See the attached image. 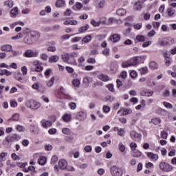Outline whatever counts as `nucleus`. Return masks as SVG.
I'll use <instances>...</instances> for the list:
<instances>
[{
    "mask_svg": "<svg viewBox=\"0 0 176 176\" xmlns=\"http://www.w3.org/2000/svg\"><path fill=\"white\" fill-rule=\"evenodd\" d=\"M151 122L153 123V124H159V123L162 122V120H160L159 118H155L151 120Z\"/></svg>",
    "mask_w": 176,
    "mask_h": 176,
    "instance_id": "47",
    "label": "nucleus"
},
{
    "mask_svg": "<svg viewBox=\"0 0 176 176\" xmlns=\"http://www.w3.org/2000/svg\"><path fill=\"white\" fill-rule=\"evenodd\" d=\"M33 65L35 67L36 72H42L43 71V67H42V62L39 60H35L33 62Z\"/></svg>",
    "mask_w": 176,
    "mask_h": 176,
    "instance_id": "8",
    "label": "nucleus"
},
{
    "mask_svg": "<svg viewBox=\"0 0 176 176\" xmlns=\"http://www.w3.org/2000/svg\"><path fill=\"white\" fill-rule=\"evenodd\" d=\"M23 76L21 75V73L19 72L16 74L15 78L16 80H19V82H21L23 83Z\"/></svg>",
    "mask_w": 176,
    "mask_h": 176,
    "instance_id": "43",
    "label": "nucleus"
},
{
    "mask_svg": "<svg viewBox=\"0 0 176 176\" xmlns=\"http://www.w3.org/2000/svg\"><path fill=\"white\" fill-rule=\"evenodd\" d=\"M133 28H135V30H141L142 28V23H139L135 24L133 25Z\"/></svg>",
    "mask_w": 176,
    "mask_h": 176,
    "instance_id": "59",
    "label": "nucleus"
},
{
    "mask_svg": "<svg viewBox=\"0 0 176 176\" xmlns=\"http://www.w3.org/2000/svg\"><path fill=\"white\" fill-rule=\"evenodd\" d=\"M148 67L151 69H157V63L155 61H151L150 62Z\"/></svg>",
    "mask_w": 176,
    "mask_h": 176,
    "instance_id": "32",
    "label": "nucleus"
},
{
    "mask_svg": "<svg viewBox=\"0 0 176 176\" xmlns=\"http://www.w3.org/2000/svg\"><path fill=\"white\" fill-rule=\"evenodd\" d=\"M129 146L131 149V151L137 150V143L133 142L130 144Z\"/></svg>",
    "mask_w": 176,
    "mask_h": 176,
    "instance_id": "52",
    "label": "nucleus"
},
{
    "mask_svg": "<svg viewBox=\"0 0 176 176\" xmlns=\"http://www.w3.org/2000/svg\"><path fill=\"white\" fill-rule=\"evenodd\" d=\"M168 134L167 132L166 131H162L161 132V137L162 138H163L164 140H167V137H168Z\"/></svg>",
    "mask_w": 176,
    "mask_h": 176,
    "instance_id": "61",
    "label": "nucleus"
},
{
    "mask_svg": "<svg viewBox=\"0 0 176 176\" xmlns=\"http://www.w3.org/2000/svg\"><path fill=\"white\" fill-rule=\"evenodd\" d=\"M65 5L64 0H58L56 3V8H63Z\"/></svg>",
    "mask_w": 176,
    "mask_h": 176,
    "instance_id": "34",
    "label": "nucleus"
},
{
    "mask_svg": "<svg viewBox=\"0 0 176 176\" xmlns=\"http://www.w3.org/2000/svg\"><path fill=\"white\" fill-rule=\"evenodd\" d=\"M107 21V19L104 18V21H96V20L92 19L91 21V24L94 26V27H100V25H101V24H105Z\"/></svg>",
    "mask_w": 176,
    "mask_h": 176,
    "instance_id": "13",
    "label": "nucleus"
},
{
    "mask_svg": "<svg viewBox=\"0 0 176 176\" xmlns=\"http://www.w3.org/2000/svg\"><path fill=\"white\" fill-rule=\"evenodd\" d=\"M102 55L105 56L106 57H108V56H109V48H105L102 51Z\"/></svg>",
    "mask_w": 176,
    "mask_h": 176,
    "instance_id": "57",
    "label": "nucleus"
},
{
    "mask_svg": "<svg viewBox=\"0 0 176 176\" xmlns=\"http://www.w3.org/2000/svg\"><path fill=\"white\" fill-rule=\"evenodd\" d=\"M109 39L113 42V43H116L120 41V34H113L110 36Z\"/></svg>",
    "mask_w": 176,
    "mask_h": 176,
    "instance_id": "10",
    "label": "nucleus"
},
{
    "mask_svg": "<svg viewBox=\"0 0 176 176\" xmlns=\"http://www.w3.org/2000/svg\"><path fill=\"white\" fill-rule=\"evenodd\" d=\"M144 96L145 97H152L153 96V91H146Z\"/></svg>",
    "mask_w": 176,
    "mask_h": 176,
    "instance_id": "55",
    "label": "nucleus"
},
{
    "mask_svg": "<svg viewBox=\"0 0 176 176\" xmlns=\"http://www.w3.org/2000/svg\"><path fill=\"white\" fill-rule=\"evenodd\" d=\"M70 57H71V56L69 55V54H65L62 56V58H63L64 63H68V64H71L72 65H78L76 60H74V62H68V61H69Z\"/></svg>",
    "mask_w": 176,
    "mask_h": 176,
    "instance_id": "9",
    "label": "nucleus"
},
{
    "mask_svg": "<svg viewBox=\"0 0 176 176\" xmlns=\"http://www.w3.org/2000/svg\"><path fill=\"white\" fill-rule=\"evenodd\" d=\"M118 148L120 151V152H124V151H126V146H124V145H123V143L122 142H120L118 145Z\"/></svg>",
    "mask_w": 176,
    "mask_h": 176,
    "instance_id": "50",
    "label": "nucleus"
},
{
    "mask_svg": "<svg viewBox=\"0 0 176 176\" xmlns=\"http://www.w3.org/2000/svg\"><path fill=\"white\" fill-rule=\"evenodd\" d=\"M72 83L74 87H79L80 86V80L76 78L73 80Z\"/></svg>",
    "mask_w": 176,
    "mask_h": 176,
    "instance_id": "36",
    "label": "nucleus"
},
{
    "mask_svg": "<svg viewBox=\"0 0 176 176\" xmlns=\"http://www.w3.org/2000/svg\"><path fill=\"white\" fill-rule=\"evenodd\" d=\"M147 157L153 160V162H157V160L159 159V155L155 154L152 152L147 153Z\"/></svg>",
    "mask_w": 176,
    "mask_h": 176,
    "instance_id": "16",
    "label": "nucleus"
},
{
    "mask_svg": "<svg viewBox=\"0 0 176 176\" xmlns=\"http://www.w3.org/2000/svg\"><path fill=\"white\" fill-rule=\"evenodd\" d=\"M130 137L131 140H133V141H135V142H140V141H141V138L142 137V135L135 131H132L130 133Z\"/></svg>",
    "mask_w": 176,
    "mask_h": 176,
    "instance_id": "6",
    "label": "nucleus"
},
{
    "mask_svg": "<svg viewBox=\"0 0 176 176\" xmlns=\"http://www.w3.org/2000/svg\"><path fill=\"white\" fill-rule=\"evenodd\" d=\"M98 175H104L105 174V169L100 168L97 170Z\"/></svg>",
    "mask_w": 176,
    "mask_h": 176,
    "instance_id": "58",
    "label": "nucleus"
},
{
    "mask_svg": "<svg viewBox=\"0 0 176 176\" xmlns=\"http://www.w3.org/2000/svg\"><path fill=\"white\" fill-rule=\"evenodd\" d=\"M131 155L133 157H141L142 153L136 149L131 151Z\"/></svg>",
    "mask_w": 176,
    "mask_h": 176,
    "instance_id": "23",
    "label": "nucleus"
},
{
    "mask_svg": "<svg viewBox=\"0 0 176 176\" xmlns=\"http://www.w3.org/2000/svg\"><path fill=\"white\" fill-rule=\"evenodd\" d=\"M41 126L44 128V129H49V127H52V122L50 120H42L41 121Z\"/></svg>",
    "mask_w": 176,
    "mask_h": 176,
    "instance_id": "17",
    "label": "nucleus"
},
{
    "mask_svg": "<svg viewBox=\"0 0 176 176\" xmlns=\"http://www.w3.org/2000/svg\"><path fill=\"white\" fill-rule=\"evenodd\" d=\"M72 14V10L71 9H67L65 12V16H71Z\"/></svg>",
    "mask_w": 176,
    "mask_h": 176,
    "instance_id": "64",
    "label": "nucleus"
},
{
    "mask_svg": "<svg viewBox=\"0 0 176 176\" xmlns=\"http://www.w3.org/2000/svg\"><path fill=\"white\" fill-rule=\"evenodd\" d=\"M102 111L104 113H109L111 111V107L109 106L103 105Z\"/></svg>",
    "mask_w": 176,
    "mask_h": 176,
    "instance_id": "45",
    "label": "nucleus"
},
{
    "mask_svg": "<svg viewBox=\"0 0 176 176\" xmlns=\"http://www.w3.org/2000/svg\"><path fill=\"white\" fill-rule=\"evenodd\" d=\"M5 6H8V8H13V1L8 0L7 1H5Z\"/></svg>",
    "mask_w": 176,
    "mask_h": 176,
    "instance_id": "49",
    "label": "nucleus"
},
{
    "mask_svg": "<svg viewBox=\"0 0 176 176\" xmlns=\"http://www.w3.org/2000/svg\"><path fill=\"white\" fill-rule=\"evenodd\" d=\"M1 52H13L12 48V45L10 44H5L1 47Z\"/></svg>",
    "mask_w": 176,
    "mask_h": 176,
    "instance_id": "14",
    "label": "nucleus"
},
{
    "mask_svg": "<svg viewBox=\"0 0 176 176\" xmlns=\"http://www.w3.org/2000/svg\"><path fill=\"white\" fill-rule=\"evenodd\" d=\"M68 166V162L65 160H60L58 162V167L60 170H65Z\"/></svg>",
    "mask_w": 176,
    "mask_h": 176,
    "instance_id": "11",
    "label": "nucleus"
},
{
    "mask_svg": "<svg viewBox=\"0 0 176 176\" xmlns=\"http://www.w3.org/2000/svg\"><path fill=\"white\" fill-rule=\"evenodd\" d=\"M24 56L25 57H28V58L38 57V56H39V52H34L32 50H27L24 53Z\"/></svg>",
    "mask_w": 176,
    "mask_h": 176,
    "instance_id": "7",
    "label": "nucleus"
},
{
    "mask_svg": "<svg viewBox=\"0 0 176 176\" xmlns=\"http://www.w3.org/2000/svg\"><path fill=\"white\" fill-rule=\"evenodd\" d=\"M173 8L174 7L170 6L167 9V13L169 17H175V16L176 10Z\"/></svg>",
    "mask_w": 176,
    "mask_h": 176,
    "instance_id": "19",
    "label": "nucleus"
},
{
    "mask_svg": "<svg viewBox=\"0 0 176 176\" xmlns=\"http://www.w3.org/2000/svg\"><path fill=\"white\" fill-rule=\"evenodd\" d=\"M71 114L65 113V115L63 116L62 119L64 122L68 123V122H71Z\"/></svg>",
    "mask_w": 176,
    "mask_h": 176,
    "instance_id": "24",
    "label": "nucleus"
},
{
    "mask_svg": "<svg viewBox=\"0 0 176 176\" xmlns=\"http://www.w3.org/2000/svg\"><path fill=\"white\" fill-rule=\"evenodd\" d=\"M169 6H171L174 9L176 8V0H168Z\"/></svg>",
    "mask_w": 176,
    "mask_h": 176,
    "instance_id": "40",
    "label": "nucleus"
},
{
    "mask_svg": "<svg viewBox=\"0 0 176 176\" xmlns=\"http://www.w3.org/2000/svg\"><path fill=\"white\" fill-rule=\"evenodd\" d=\"M69 107H70V109H76V103L72 102L69 103Z\"/></svg>",
    "mask_w": 176,
    "mask_h": 176,
    "instance_id": "60",
    "label": "nucleus"
},
{
    "mask_svg": "<svg viewBox=\"0 0 176 176\" xmlns=\"http://www.w3.org/2000/svg\"><path fill=\"white\" fill-rule=\"evenodd\" d=\"M6 156H8V153L3 152L0 153V162H5Z\"/></svg>",
    "mask_w": 176,
    "mask_h": 176,
    "instance_id": "35",
    "label": "nucleus"
},
{
    "mask_svg": "<svg viewBox=\"0 0 176 176\" xmlns=\"http://www.w3.org/2000/svg\"><path fill=\"white\" fill-rule=\"evenodd\" d=\"M23 42L26 43V45H32L34 43V40H32L30 34L28 33V35L23 38Z\"/></svg>",
    "mask_w": 176,
    "mask_h": 176,
    "instance_id": "15",
    "label": "nucleus"
},
{
    "mask_svg": "<svg viewBox=\"0 0 176 176\" xmlns=\"http://www.w3.org/2000/svg\"><path fill=\"white\" fill-rule=\"evenodd\" d=\"M16 129L17 130V131L21 133V131H24V126L21 125H16Z\"/></svg>",
    "mask_w": 176,
    "mask_h": 176,
    "instance_id": "62",
    "label": "nucleus"
},
{
    "mask_svg": "<svg viewBox=\"0 0 176 176\" xmlns=\"http://www.w3.org/2000/svg\"><path fill=\"white\" fill-rule=\"evenodd\" d=\"M173 168V166L167 162H162L160 163V169L161 171H164V173H170Z\"/></svg>",
    "mask_w": 176,
    "mask_h": 176,
    "instance_id": "3",
    "label": "nucleus"
},
{
    "mask_svg": "<svg viewBox=\"0 0 176 176\" xmlns=\"http://www.w3.org/2000/svg\"><path fill=\"white\" fill-rule=\"evenodd\" d=\"M96 38V39H98V41H104V39L107 38V36H105L104 34H100V35H97Z\"/></svg>",
    "mask_w": 176,
    "mask_h": 176,
    "instance_id": "56",
    "label": "nucleus"
},
{
    "mask_svg": "<svg viewBox=\"0 0 176 176\" xmlns=\"http://www.w3.org/2000/svg\"><path fill=\"white\" fill-rule=\"evenodd\" d=\"M53 85H54V77H52L50 80L47 82L48 87H52Z\"/></svg>",
    "mask_w": 176,
    "mask_h": 176,
    "instance_id": "53",
    "label": "nucleus"
},
{
    "mask_svg": "<svg viewBox=\"0 0 176 176\" xmlns=\"http://www.w3.org/2000/svg\"><path fill=\"white\" fill-rule=\"evenodd\" d=\"M58 162V157L56 155H54L51 159V164L54 166L56 163Z\"/></svg>",
    "mask_w": 176,
    "mask_h": 176,
    "instance_id": "42",
    "label": "nucleus"
},
{
    "mask_svg": "<svg viewBox=\"0 0 176 176\" xmlns=\"http://www.w3.org/2000/svg\"><path fill=\"white\" fill-rule=\"evenodd\" d=\"M98 78L103 82H108L109 80H111V78H109V77L105 74H100L98 76Z\"/></svg>",
    "mask_w": 176,
    "mask_h": 176,
    "instance_id": "22",
    "label": "nucleus"
},
{
    "mask_svg": "<svg viewBox=\"0 0 176 176\" xmlns=\"http://www.w3.org/2000/svg\"><path fill=\"white\" fill-rule=\"evenodd\" d=\"M93 82V78L91 77H85L84 78L83 82L84 83H91Z\"/></svg>",
    "mask_w": 176,
    "mask_h": 176,
    "instance_id": "51",
    "label": "nucleus"
},
{
    "mask_svg": "<svg viewBox=\"0 0 176 176\" xmlns=\"http://www.w3.org/2000/svg\"><path fill=\"white\" fill-rule=\"evenodd\" d=\"M110 173L112 176H122L123 175V170L120 167L113 165L109 168Z\"/></svg>",
    "mask_w": 176,
    "mask_h": 176,
    "instance_id": "1",
    "label": "nucleus"
},
{
    "mask_svg": "<svg viewBox=\"0 0 176 176\" xmlns=\"http://www.w3.org/2000/svg\"><path fill=\"white\" fill-rule=\"evenodd\" d=\"M122 113V116H124L126 115H129V113H131V110L130 109H124V110H119L118 111V115H119L120 113Z\"/></svg>",
    "mask_w": 176,
    "mask_h": 176,
    "instance_id": "26",
    "label": "nucleus"
},
{
    "mask_svg": "<svg viewBox=\"0 0 176 176\" xmlns=\"http://www.w3.org/2000/svg\"><path fill=\"white\" fill-rule=\"evenodd\" d=\"M19 8L17 7L14 8L10 11V16L12 18L16 17L19 16Z\"/></svg>",
    "mask_w": 176,
    "mask_h": 176,
    "instance_id": "20",
    "label": "nucleus"
},
{
    "mask_svg": "<svg viewBox=\"0 0 176 176\" xmlns=\"http://www.w3.org/2000/svg\"><path fill=\"white\" fill-rule=\"evenodd\" d=\"M20 138V135L17 134H12L6 138V142L7 144H12V142H14V141H19Z\"/></svg>",
    "mask_w": 176,
    "mask_h": 176,
    "instance_id": "5",
    "label": "nucleus"
},
{
    "mask_svg": "<svg viewBox=\"0 0 176 176\" xmlns=\"http://www.w3.org/2000/svg\"><path fill=\"white\" fill-rule=\"evenodd\" d=\"M136 39L138 41V42H145V36L142 35H138L136 36Z\"/></svg>",
    "mask_w": 176,
    "mask_h": 176,
    "instance_id": "48",
    "label": "nucleus"
},
{
    "mask_svg": "<svg viewBox=\"0 0 176 176\" xmlns=\"http://www.w3.org/2000/svg\"><path fill=\"white\" fill-rule=\"evenodd\" d=\"M146 58V56H135L131 58L129 60V63L131 64V67H134V65H137V64H140V61H144Z\"/></svg>",
    "mask_w": 176,
    "mask_h": 176,
    "instance_id": "4",
    "label": "nucleus"
},
{
    "mask_svg": "<svg viewBox=\"0 0 176 176\" xmlns=\"http://www.w3.org/2000/svg\"><path fill=\"white\" fill-rule=\"evenodd\" d=\"M28 34L33 39H39L41 38V34L38 32L30 31Z\"/></svg>",
    "mask_w": 176,
    "mask_h": 176,
    "instance_id": "18",
    "label": "nucleus"
},
{
    "mask_svg": "<svg viewBox=\"0 0 176 176\" xmlns=\"http://www.w3.org/2000/svg\"><path fill=\"white\" fill-rule=\"evenodd\" d=\"M133 8L134 10L140 11L142 9V4L140 1H136L134 3Z\"/></svg>",
    "mask_w": 176,
    "mask_h": 176,
    "instance_id": "21",
    "label": "nucleus"
},
{
    "mask_svg": "<svg viewBox=\"0 0 176 176\" xmlns=\"http://www.w3.org/2000/svg\"><path fill=\"white\" fill-rule=\"evenodd\" d=\"M23 36H24V32H20V33H18L16 36H12V39L13 41H16L17 39H21Z\"/></svg>",
    "mask_w": 176,
    "mask_h": 176,
    "instance_id": "31",
    "label": "nucleus"
},
{
    "mask_svg": "<svg viewBox=\"0 0 176 176\" xmlns=\"http://www.w3.org/2000/svg\"><path fill=\"white\" fill-rule=\"evenodd\" d=\"M47 160L45 156H41L38 160V164L41 166H45L46 164Z\"/></svg>",
    "mask_w": 176,
    "mask_h": 176,
    "instance_id": "29",
    "label": "nucleus"
},
{
    "mask_svg": "<svg viewBox=\"0 0 176 176\" xmlns=\"http://www.w3.org/2000/svg\"><path fill=\"white\" fill-rule=\"evenodd\" d=\"M85 59L84 56H80L78 59V67H84V64L83 63H85Z\"/></svg>",
    "mask_w": 176,
    "mask_h": 176,
    "instance_id": "33",
    "label": "nucleus"
},
{
    "mask_svg": "<svg viewBox=\"0 0 176 176\" xmlns=\"http://www.w3.org/2000/svg\"><path fill=\"white\" fill-rule=\"evenodd\" d=\"M168 38H164L162 40H160L159 43L160 46H167L168 45Z\"/></svg>",
    "mask_w": 176,
    "mask_h": 176,
    "instance_id": "25",
    "label": "nucleus"
},
{
    "mask_svg": "<svg viewBox=\"0 0 176 176\" xmlns=\"http://www.w3.org/2000/svg\"><path fill=\"white\" fill-rule=\"evenodd\" d=\"M122 68H127L129 67H131V65L130 64V61L127 60L125 62H122Z\"/></svg>",
    "mask_w": 176,
    "mask_h": 176,
    "instance_id": "46",
    "label": "nucleus"
},
{
    "mask_svg": "<svg viewBox=\"0 0 176 176\" xmlns=\"http://www.w3.org/2000/svg\"><path fill=\"white\" fill-rule=\"evenodd\" d=\"M91 150H92L91 146H89V145L85 146V152L90 153V152H91Z\"/></svg>",
    "mask_w": 176,
    "mask_h": 176,
    "instance_id": "63",
    "label": "nucleus"
},
{
    "mask_svg": "<svg viewBox=\"0 0 176 176\" xmlns=\"http://www.w3.org/2000/svg\"><path fill=\"white\" fill-rule=\"evenodd\" d=\"M62 133H63V134H65V135H70L71 129H69V128H63L62 129Z\"/></svg>",
    "mask_w": 176,
    "mask_h": 176,
    "instance_id": "41",
    "label": "nucleus"
},
{
    "mask_svg": "<svg viewBox=\"0 0 176 176\" xmlns=\"http://www.w3.org/2000/svg\"><path fill=\"white\" fill-rule=\"evenodd\" d=\"M89 28V24H86L83 25L82 27L78 29V32L82 34L83 32H86L87 30Z\"/></svg>",
    "mask_w": 176,
    "mask_h": 176,
    "instance_id": "30",
    "label": "nucleus"
},
{
    "mask_svg": "<svg viewBox=\"0 0 176 176\" xmlns=\"http://www.w3.org/2000/svg\"><path fill=\"white\" fill-rule=\"evenodd\" d=\"M25 105L28 108H30V109H33L34 111L41 108V103L34 100H27L25 102Z\"/></svg>",
    "mask_w": 176,
    "mask_h": 176,
    "instance_id": "2",
    "label": "nucleus"
},
{
    "mask_svg": "<svg viewBox=\"0 0 176 176\" xmlns=\"http://www.w3.org/2000/svg\"><path fill=\"white\" fill-rule=\"evenodd\" d=\"M164 61L166 67H169L170 64H171V58L170 57L165 58Z\"/></svg>",
    "mask_w": 176,
    "mask_h": 176,
    "instance_id": "54",
    "label": "nucleus"
},
{
    "mask_svg": "<svg viewBox=\"0 0 176 176\" xmlns=\"http://www.w3.org/2000/svg\"><path fill=\"white\" fill-rule=\"evenodd\" d=\"M127 13V11L124 8H120L116 11L118 16H124Z\"/></svg>",
    "mask_w": 176,
    "mask_h": 176,
    "instance_id": "27",
    "label": "nucleus"
},
{
    "mask_svg": "<svg viewBox=\"0 0 176 176\" xmlns=\"http://www.w3.org/2000/svg\"><path fill=\"white\" fill-rule=\"evenodd\" d=\"M60 60V57L57 55H54L49 58V63H57Z\"/></svg>",
    "mask_w": 176,
    "mask_h": 176,
    "instance_id": "28",
    "label": "nucleus"
},
{
    "mask_svg": "<svg viewBox=\"0 0 176 176\" xmlns=\"http://www.w3.org/2000/svg\"><path fill=\"white\" fill-rule=\"evenodd\" d=\"M139 72H140L141 75H146V74H148V67H142L139 69Z\"/></svg>",
    "mask_w": 176,
    "mask_h": 176,
    "instance_id": "37",
    "label": "nucleus"
},
{
    "mask_svg": "<svg viewBox=\"0 0 176 176\" xmlns=\"http://www.w3.org/2000/svg\"><path fill=\"white\" fill-rule=\"evenodd\" d=\"M77 118L78 120H80V122H83L86 118H87V114L85 111H80L77 113Z\"/></svg>",
    "mask_w": 176,
    "mask_h": 176,
    "instance_id": "12",
    "label": "nucleus"
},
{
    "mask_svg": "<svg viewBox=\"0 0 176 176\" xmlns=\"http://www.w3.org/2000/svg\"><path fill=\"white\" fill-rule=\"evenodd\" d=\"M91 41V36L88 35L85 36L82 39V41L84 42V43H89Z\"/></svg>",
    "mask_w": 176,
    "mask_h": 176,
    "instance_id": "38",
    "label": "nucleus"
},
{
    "mask_svg": "<svg viewBox=\"0 0 176 176\" xmlns=\"http://www.w3.org/2000/svg\"><path fill=\"white\" fill-rule=\"evenodd\" d=\"M108 88V90L111 93H115V88L113 84H109L106 86Z\"/></svg>",
    "mask_w": 176,
    "mask_h": 176,
    "instance_id": "44",
    "label": "nucleus"
},
{
    "mask_svg": "<svg viewBox=\"0 0 176 176\" xmlns=\"http://www.w3.org/2000/svg\"><path fill=\"white\" fill-rule=\"evenodd\" d=\"M163 105L168 109H173V108H174V106L168 102H163Z\"/></svg>",
    "mask_w": 176,
    "mask_h": 176,
    "instance_id": "39",
    "label": "nucleus"
}]
</instances>
